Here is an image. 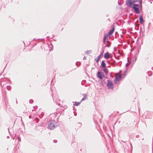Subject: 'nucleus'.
Masks as SVG:
<instances>
[{
	"instance_id": "bb28decb",
	"label": "nucleus",
	"mask_w": 153,
	"mask_h": 153,
	"mask_svg": "<svg viewBox=\"0 0 153 153\" xmlns=\"http://www.w3.org/2000/svg\"><path fill=\"white\" fill-rule=\"evenodd\" d=\"M107 70V69H106L105 68H103V71L104 72H105L106 71V70Z\"/></svg>"
},
{
	"instance_id": "473e14b6",
	"label": "nucleus",
	"mask_w": 153,
	"mask_h": 153,
	"mask_svg": "<svg viewBox=\"0 0 153 153\" xmlns=\"http://www.w3.org/2000/svg\"><path fill=\"white\" fill-rule=\"evenodd\" d=\"M105 73V74L106 75H107V74H108V72H107L106 71L104 72Z\"/></svg>"
},
{
	"instance_id": "c756f323",
	"label": "nucleus",
	"mask_w": 153,
	"mask_h": 153,
	"mask_svg": "<svg viewBox=\"0 0 153 153\" xmlns=\"http://www.w3.org/2000/svg\"><path fill=\"white\" fill-rule=\"evenodd\" d=\"M140 4V5H142V1L139 2Z\"/></svg>"
},
{
	"instance_id": "dca6fc26",
	"label": "nucleus",
	"mask_w": 153,
	"mask_h": 153,
	"mask_svg": "<svg viewBox=\"0 0 153 153\" xmlns=\"http://www.w3.org/2000/svg\"><path fill=\"white\" fill-rule=\"evenodd\" d=\"M148 75L149 76H151L152 75V71H148L147 72Z\"/></svg>"
},
{
	"instance_id": "58836bf2",
	"label": "nucleus",
	"mask_w": 153,
	"mask_h": 153,
	"mask_svg": "<svg viewBox=\"0 0 153 153\" xmlns=\"http://www.w3.org/2000/svg\"><path fill=\"white\" fill-rule=\"evenodd\" d=\"M3 82V81H2V82H1V85H2Z\"/></svg>"
},
{
	"instance_id": "a19ab883",
	"label": "nucleus",
	"mask_w": 153,
	"mask_h": 153,
	"mask_svg": "<svg viewBox=\"0 0 153 153\" xmlns=\"http://www.w3.org/2000/svg\"><path fill=\"white\" fill-rule=\"evenodd\" d=\"M105 78H106V79H108V77H107L106 76V77H105L104 79H105Z\"/></svg>"
},
{
	"instance_id": "cd10ccee",
	"label": "nucleus",
	"mask_w": 153,
	"mask_h": 153,
	"mask_svg": "<svg viewBox=\"0 0 153 153\" xmlns=\"http://www.w3.org/2000/svg\"><path fill=\"white\" fill-rule=\"evenodd\" d=\"M142 5H140V10H142Z\"/></svg>"
},
{
	"instance_id": "9d476101",
	"label": "nucleus",
	"mask_w": 153,
	"mask_h": 153,
	"mask_svg": "<svg viewBox=\"0 0 153 153\" xmlns=\"http://www.w3.org/2000/svg\"><path fill=\"white\" fill-rule=\"evenodd\" d=\"M139 20L140 21V22L142 24L143 23V15L142 14H141L139 16Z\"/></svg>"
},
{
	"instance_id": "9b49d317",
	"label": "nucleus",
	"mask_w": 153,
	"mask_h": 153,
	"mask_svg": "<svg viewBox=\"0 0 153 153\" xmlns=\"http://www.w3.org/2000/svg\"><path fill=\"white\" fill-rule=\"evenodd\" d=\"M82 95L84 96V97L81 100V102L84 100H85L87 96V95L85 94H83Z\"/></svg>"
},
{
	"instance_id": "a18cd8bd",
	"label": "nucleus",
	"mask_w": 153,
	"mask_h": 153,
	"mask_svg": "<svg viewBox=\"0 0 153 153\" xmlns=\"http://www.w3.org/2000/svg\"><path fill=\"white\" fill-rule=\"evenodd\" d=\"M30 117H31V116H30H30H29V118H31Z\"/></svg>"
},
{
	"instance_id": "2eb2a0df",
	"label": "nucleus",
	"mask_w": 153,
	"mask_h": 153,
	"mask_svg": "<svg viewBox=\"0 0 153 153\" xmlns=\"http://www.w3.org/2000/svg\"><path fill=\"white\" fill-rule=\"evenodd\" d=\"M103 51L101 53V54H100V55L98 56L97 58L100 59L101 57H102L103 56Z\"/></svg>"
},
{
	"instance_id": "6e6d98bb",
	"label": "nucleus",
	"mask_w": 153,
	"mask_h": 153,
	"mask_svg": "<svg viewBox=\"0 0 153 153\" xmlns=\"http://www.w3.org/2000/svg\"><path fill=\"white\" fill-rule=\"evenodd\" d=\"M152 1H153V0H152Z\"/></svg>"
},
{
	"instance_id": "aec40b11",
	"label": "nucleus",
	"mask_w": 153,
	"mask_h": 153,
	"mask_svg": "<svg viewBox=\"0 0 153 153\" xmlns=\"http://www.w3.org/2000/svg\"><path fill=\"white\" fill-rule=\"evenodd\" d=\"M82 125V124L80 123H78L77 124V126L79 127H80Z\"/></svg>"
},
{
	"instance_id": "1a4fd4ad",
	"label": "nucleus",
	"mask_w": 153,
	"mask_h": 153,
	"mask_svg": "<svg viewBox=\"0 0 153 153\" xmlns=\"http://www.w3.org/2000/svg\"><path fill=\"white\" fill-rule=\"evenodd\" d=\"M101 67L103 68H105L106 69H107V68H106V64L104 60H102V61Z\"/></svg>"
},
{
	"instance_id": "393cba45",
	"label": "nucleus",
	"mask_w": 153,
	"mask_h": 153,
	"mask_svg": "<svg viewBox=\"0 0 153 153\" xmlns=\"http://www.w3.org/2000/svg\"><path fill=\"white\" fill-rule=\"evenodd\" d=\"M130 64V62L128 63H126V67H128Z\"/></svg>"
},
{
	"instance_id": "09e8293b",
	"label": "nucleus",
	"mask_w": 153,
	"mask_h": 153,
	"mask_svg": "<svg viewBox=\"0 0 153 153\" xmlns=\"http://www.w3.org/2000/svg\"><path fill=\"white\" fill-rule=\"evenodd\" d=\"M7 80H8V81H9V79H8Z\"/></svg>"
},
{
	"instance_id": "ea45409f",
	"label": "nucleus",
	"mask_w": 153,
	"mask_h": 153,
	"mask_svg": "<svg viewBox=\"0 0 153 153\" xmlns=\"http://www.w3.org/2000/svg\"><path fill=\"white\" fill-rule=\"evenodd\" d=\"M7 138H10V137L9 136H7Z\"/></svg>"
},
{
	"instance_id": "e433bc0d",
	"label": "nucleus",
	"mask_w": 153,
	"mask_h": 153,
	"mask_svg": "<svg viewBox=\"0 0 153 153\" xmlns=\"http://www.w3.org/2000/svg\"><path fill=\"white\" fill-rule=\"evenodd\" d=\"M110 76L112 78L114 77V76H113L111 75V73L110 74Z\"/></svg>"
},
{
	"instance_id": "3c124183",
	"label": "nucleus",
	"mask_w": 153,
	"mask_h": 153,
	"mask_svg": "<svg viewBox=\"0 0 153 153\" xmlns=\"http://www.w3.org/2000/svg\"><path fill=\"white\" fill-rule=\"evenodd\" d=\"M39 117L40 118H41L40 117V116H39Z\"/></svg>"
},
{
	"instance_id": "4be33fe9",
	"label": "nucleus",
	"mask_w": 153,
	"mask_h": 153,
	"mask_svg": "<svg viewBox=\"0 0 153 153\" xmlns=\"http://www.w3.org/2000/svg\"><path fill=\"white\" fill-rule=\"evenodd\" d=\"M91 50L87 51H86V53L87 54L91 53Z\"/></svg>"
},
{
	"instance_id": "39448f33",
	"label": "nucleus",
	"mask_w": 153,
	"mask_h": 153,
	"mask_svg": "<svg viewBox=\"0 0 153 153\" xmlns=\"http://www.w3.org/2000/svg\"><path fill=\"white\" fill-rule=\"evenodd\" d=\"M107 85L109 88L111 89L112 90L114 88V84L112 82L109 80H107Z\"/></svg>"
},
{
	"instance_id": "f03ea898",
	"label": "nucleus",
	"mask_w": 153,
	"mask_h": 153,
	"mask_svg": "<svg viewBox=\"0 0 153 153\" xmlns=\"http://www.w3.org/2000/svg\"><path fill=\"white\" fill-rule=\"evenodd\" d=\"M133 7H131L132 9H133L135 13L137 14H139L140 13V9L138 7H139V5L137 4H133Z\"/></svg>"
},
{
	"instance_id": "c9c22d12",
	"label": "nucleus",
	"mask_w": 153,
	"mask_h": 153,
	"mask_svg": "<svg viewBox=\"0 0 153 153\" xmlns=\"http://www.w3.org/2000/svg\"><path fill=\"white\" fill-rule=\"evenodd\" d=\"M103 42L104 43H105V40H104L103 39Z\"/></svg>"
},
{
	"instance_id": "4c0bfd02",
	"label": "nucleus",
	"mask_w": 153,
	"mask_h": 153,
	"mask_svg": "<svg viewBox=\"0 0 153 153\" xmlns=\"http://www.w3.org/2000/svg\"><path fill=\"white\" fill-rule=\"evenodd\" d=\"M114 51H115L117 49V48L115 47L114 48Z\"/></svg>"
},
{
	"instance_id": "c85d7f7f",
	"label": "nucleus",
	"mask_w": 153,
	"mask_h": 153,
	"mask_svg": "<svg viewBox=\"0 0 153 153\" xmlns=\"http://www.w3.org/2000/svg\"><path fill=\"white\" fill-rule=\"evenodd\" d=\"M17 138H18V141L20 142V141H21V139H20V137H18Z\"/></svg>"
},
{
	"instance_id": "79ce46f5",
	"label": "nucleus",
	"mask_w": 153,
	"mask_h": 153,
	"mask_svg": "<svg viewBox=\"0 0 153 153\" xmlns=\"http://www.w3.org/2000/svg\"><path fill=\"white\" fill-rule=\"evenodd\" d=\"M52 46V45H50L49 46V48L50 47H51V46Z\"/></svg>"
},
{
	"instance_id": "f3484780",
	"label": "nucleus",
	"mask_w": 153,
	"mask_h": 153,
	"mask_svg": "<svg viewBox=\"0 0 153 153\" xmlns=\"http://www.w3.org/2000/svg\"><path fill=\"white\" fill-rule=\"evenodd\" d=\"M39 119L38 118H36L35 120V122H36V123H38L39 121Z\"/></svg>"
},
{
	"instance_id": "4468645a",
	"label": "nucleus",
	"mask_w": 153,
	"mask_h": 153,
	"mask_svg": "<svg viewBox=\"0 0 153 153\" xmlns=\"http://www.w3.org/2000/svg\"><path fill=\"white\" fill-rule=\"evenodd\" d=\"M111 43L109 41H107V45H106V46L107 47H109L110 46Z\"/></svg>"
},
{
	"instance_id": "6ab92c4d",
	"label": "nucleus",
	"mask_w": 153,
	"mask_h": 153,
	"mask_svg": "<svg viewBox=\"0 0 153 153\" xmlns=\"http://www.w3.org/2000/svg\"><path fill=\"white\" fill-rule=\"evenodd\" d=\"M115 60L113 61L112 62H111V64L112 65H115Z\"/></svg>"
},
{
	"instance_id": "0eeeda50",
	"label": "nucleus",
	"mask_w": 153,
	"mask_h": 153,
	"mask_svg": "<svg viewBox=\"0 0 153 153\" xmlns=\"http://www.w3.org/2000/svg\"><path fill=\"white\" fill-rule=\"evenodd\" d=\"M111 55V53H110L108 52L105 53L104 55V57L106 59H108L110 57Z\"/></svg>"
},
{
	"instance_id": "603ef678",
	"label": "nucleus",
	"mask_w": 153,
	"mask_h": 153,
	"mask_svg": "<svg viewBox=\"0 0 153 153\" xmlns=\"http://www.w3.org/2000/svg\"><path fill=\"white\" fill-rule=\"evenodd\" d=\"M78 63H79V62H78ZM79 64H78L77 65H79Z\"/></svg>"
},
{
	"instance_id": "2f4dec72",
	"label": "nucleus",
	"mask_w": 153,
	"mask_h": 153,
	"mask_svg": "<svg viewBox=\"0 0 153 153\" xmlns=\"http://www.w3.org/2000/svg\"><path fill=\"white\" fill-rule=\"evenodd\" d=\"M139 135H136V138H138L139 137Z\"/></svg>"
},
{
	"instance_id": "7c9ffc66",
	"label": "nucleus",
	"mask_w": 153,
	"mask_h": 153,
	"mask_svg": "<svg viewBox=\"0 0 153 153\" xmlns=\"http://www.w3.org/2000/svg\"><path fill=\"white\" fill-rule=\"evenodd\" d=\"M53 142L54 143H56L57 142V140H54Z\"/></svg>"
},
{
	"instance_id": "37998d69",
	"label": "nucleus",
	"mask_w": 153,
	"mask_h": 153,
	"mask_svg": "<svg viewBox=\"0 0 153 153\" xmlns=\"http://www.w3.org/2000/svg\"><path fill=\"white\" fill-rule=\"evenodd\" d=\"M139 0V2H140V1H142V0Z\"/></svg>"
},
{
	"instance_id": "864d4df0",
	"label": "nucleus",
	"mask_w": 153,
	"mask_h": 153,
	"mask_svg": "<svg viewBox=\"0 0 153 153\" xmlns=\"http://www.w3.org/2000/svg\"><path fill=\"white\" fill-rule=\"evenodd\" d=\"M16 103H17V101H16Z\"/></svg>"
},
{
	"instance_id": "8fccbe9b",
	"label": "nucleus",
	"mask_w": 153,
	"mask_h": 153,
	"mask_svg": "<svg viewBox=\"0 0 153 153\" xmlns=\"http://www.w3.org/2000/svg\"><path fill=\"white\" fill-rule=\"evenodd\" d=\"M52 98H53V99L54 100V98L53 97H52Z\"/></svg>"
},
{
	"instance_id": "49530a36",
	"label": "nucleus",
	"mask_w": 153,
	"mask_h": 153,
	"mask_svg": "<svg viewBox=\"0 0 153 153\" xmlns=\"http://www.w3.org/2000/svg\"><path fill=\"white\" fill-rule=\"evenodd\" d=\"M4 83L3 84L2 88L3 87V85H4Z\"/></svg>"
},
{
	"instance_id": "5fc2aeb1",
	"label": "nucleus",
	"mask_w": 153,
	"mask_h": 153,
	"mask_svg": "<svg viewBox=\"0 0 153 153\" xmlns=\"http://www.w3.org/2000/svg\"><path fill=\"white\" fill-rule=\"evenodd\" d=\"M148 1H149V0H148Z\"/></svg>"
},
{
	"instance_id": "ddd939ff",
	"label": "nucleus",
	"mask_w": 153,
	"mask_h": 153,
	"mask_svg": "<svg viewBox=\"0 0 153 153\" xmlns=\"http://www.w3.org/2000/svg\"><path fill=\"white\" fill-rule=\"evenodd\" d=\"M123 2V0H119L118 1V4L119 5H121Z\"/></svg>"
},
{
	"instance_id": "20e7f679",
	"label": "nucleus",
	"mask_w": 153,
	"mask_h": 153,
	"mask_svg": "<svg viewBox=\"0 0 153 153\" xmlns=\"http://www.w3.org/2000/svg\"><path fill=\"white\" fill-rule=\"evenodd\" d=\"M137 0H127L126 1V4L127 5L131 7V5H133V3L137 2Z\"/></svg>"
},
{
	"instance_id": "a211bd4d",
	"label": "nucleus",
	"mask_w": 153,
	"mask_h": 153,
	"mask_svg": "<svg viewBox=\"0 0 153 153\" xmlns=\"http://www.w3.org/2000/svg\"><path fill=\"white\" fill-rule=\"evenodd\" d=\"M6 88L8 90H10L11 89V87L10 86H7Z\"/></svg>"
},
{
	"instance_id": "72a5a7b5",
	"label": "nucleus",
	"mask_w": 153,
	"mask_h": 153,
	"mask_svg": "<svg viewBox=\"0 0 153 153\" xmlns=\"http://www.w3.org/2000/svg\"><path fill=\"white\" fill-rule=\"evenodd\" d=\"M86 59V58L85 56H84L83 58V59L85 60Z\"/></svg>"
},
{
	"instance_id": "a878e982",
	"label": "nucleus",
	"mask_w": 153,
	"mask_h": 153,
	"mask_svg": "<svg viewBox=\"0 0 153 153\" xmlns=\"http://www.w3.org/2000/svg\"><path fill=\"white\" fill-rule=\"evenodd\" d=\"M116 65L117 66H119L120 67L121 66V64H119V65L118 64V63H117L116 64Z\"/></svg>"
},
{
	"instance_id": "f704fd0d",
	"label": "nucleus",
	"mask_w": 153,
	"mask_h": 153,
	"mask_svg": "<svg viewBox=\"0 0 153 153\" xmlns=\"http://www.w3.org/2000/svg\"><path fill=\"white\" fill-rule=\"evenodd\" d=\"M79 65H77V62H76V65L77 66H78L79 65H80V62H79Z\"/></svg>"
},
{
	"instance_id": "423d86ee",
	"label": "nucleus",
	"mask_w": 153,
	"mask_h": 153,
	"mask_svg": "<svg viewBox=\"0 0 153 153\" xmlns=\"http://www.w3.org/2000/svg\"><path fill=\"white\" fill-rule=\"evenodd\" d=\"M97 76L100 79H102L105 76V75L102 72L98 71L97 73Z\"/></svg>"
},
{
	"instance_id": "6e6552de",
	"label": "nucleus",
	"mask_w": 153,
	"mask_h": 153,
	"mask_svg": "<svg viewBox=\"0 0 153 153\" xmlns=\"http://www.w3.org/2000/svg\"><path fill=\"white\" fill-rule=\"evenodd\" d=\"M114 30L115 28L114 26H113V27L109 31L108 33V35L109 36H111L113 34Z\"/></svg>"
},
{
	"instance_id": "412c9836",
	"label": "nucleus",
	"mask_w": 153,
	"mask_h": 153,
	"mask_svg": "<svg viewBox=\"0 0 153 153\" xmlns=\"http://www.w3.org/2000/svg\"><path fill=\"white\" fill-rule=\"evenodd\" d=\"M99 59H100L97 57L95 58L94 61L97 62H99Z\"/></svg>"
},
{
	"instance_id": "f257e3e1",
	"label": "nucleus",
	"mask_w": 153,
	"mask_h": 153,
	"mask_svg": "<svg viewBox=\"0 0 153 153\" xmlns=\"http://www.w3.org/2000/svg\"><path fill=\"white\" fill-rule=\"evenodd\" d=\"M48 125L49 129L52 130L57 127V123L54 120H51L48 122Z\"/></svg>"
},
{
	"instance_id": "c03bdc74",
	"label": "nucleus",
	"mask_w": 153,
	"mask_h": 153,
	"mask_svg": "<svg viewBox=\"0 0 153 153\" xmlns=\"http://www.w3.org/2000/svg\"><path fill=\"white\" fill-rule=\"evenodd\" d=\"M152 69L153 70V67H152Z\"/></svg>"
},
{
	"instance_id": "f8f14e48",
	"label": "nucleus",
	"mask_w": 153,
	"mask_h": 153,
	"mask_svg": "<svg viewBox=\"0 0 153 153\" xmlns=\"http://www.w3.org/2000/svg\"><path fill=\"white\" fill-rule=\"evenodd\" d=\"M80 103L81 102H75L74 103V104L73 105L74 106H77L80 104Z\"/></svg>"
},
{
	"instance_id": "b1692460",
	"label": "nucleus",
	"mask_w": 153,
	"mask_h": 153,
	"mask_svg": "<svg viewBox=\"0 0 153 153\" xmlns=\"http://www.w3.org/2000/svg\"><path fill=\"white\" fill-rule=\"evenodd\" d=\"M106 37H107V35H106V34H105V35H104V37L103 38V39L104 40H105L106 38Z\"/></svg>"
},
{
	"instance_id": "5701e85b",
	"label": "nucleus",
	"mask_w": 153,
	"mask_h": 153,
	"mask_svg": "<svg viewBox=\"0 0 153 153\" xmlns=\"http://www.w3.org/2000/svg\"><path fill=\"white\" fill-rule=\"evenodd\" d=\"M33 100L30 99V100H29L30 103L32 104V103H33Z\"/></svg>"
},
{
	"instance_id": "de8ad7c7",
	"label": "nucleus",
	"mask_w": 153,
	"mask_h": 153,
	"mask_svg": "<svg viewBox=\"0 0 153 153\" xmlns=\"http://www.w3.org/2000/svg\"><path fill=\"white\" fill-rule=\"evenodd\" d=\"M127 71V70H126V71L125 72H126Z\"/></svg>"
},
{
	"instance_id": "7ed1b4c3",
	"label": "nucleus",
	"mask_w": 153,
	"mask_h": 153,
	"mask_svg": "<svg viewBox=\"0 0 153 153\" xmlns=\"http://www.w3.org/2000/svg\"><path fill=\"white\" fill-rule=\"evenodd\" d=\"M122 76L120 75H119L117 73L115 76V77L114 80V82L115 84L117 83V82L119 81L120 79L122 78Z\"/></svg>"
}]
</instances>
